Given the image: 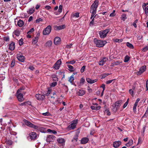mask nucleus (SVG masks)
I'll use <instances>...</instances> for the list:
<instances>
[{"label":"nucleus","mask_w":148,"mask_h":148,"mask_svg":"<svg viewBox=\"0 0 148 148\" xmlns=\"http://www.w3.org/2000/svg\"><path fill=\"white\" fill-rule=\"evenodd\" d=\"M23 121L27 126L34 128L35 129H39L42 132H45L43 130L44 129L43 127H39L38 126L32 124L29 121L26 119H24Z\"/></svg>","instance_id":"f257e3e1"},{"label":"nucleus","mask_w":148,"mask_h":148,"mask_svg":"<svg viewBox=\"0 0 148 148\" xmlns=\"http://www.w3.org/2000/svg\"><path fill=\"white\" fill-rule=\"evenodd\" d=\"M94 42L96 46L99 47H103L107 42L106 40H99L96 38L94 39Z\"/></svg>","instance_id":"f03ea898"},{"label":"nucleus","mask_w":148,"mask_h":148,"mask_svg":"<svg viewBox=\"0 0 148 148\" xmlns=\"http://www.w3.org/2000/svg\"><path fill=\"white\" fill-rule=\"evenodd\" d=\"M23 90L22 88H21L18 90L17 92L16 93V96L18 101L20 102H22L24 100V98L23 97V95L21 93L20 90Z\"/></svg>","instance_id":"7ed1b4c3"},{"label":"nucleus","mask_w":148,"mask_h":148,"mask_svg":"<svg viewBox=\"0 0 148 148\" xmlns=\"http://www.w3.org/2000/svg\"><path fill=\"white\" fill-rule=\"evenodd\" d=\"M109 32L108 29H106L103 31H101L99 33V36L101 38H104L106 36L107 34Z\"/></svg>","instance_id":"20e7f679"},{"label":"nucleus","mask_w":148,"mask_h":148,"mask_svg":"<svg viewBox=\"0 0 148 148\" xmlns=\"http://www.w3.org/2000/svg\"><path fill=\"white\" fill-rule=\"evenodd\" d=\"M56 137L53 135H49L47 136L46 141L47 142H53L56 139Z\"/></svg>","instance_id":"39448f33"},{"label":"nucleus","mask_w":148,"mask_h":148,"mask_svg":"<svg viewBox=\"0 0 148 148\" xmlns=\"http://www.w3.org/2000/svg\"><path fill=\"white\" fill-rule=\"evenodd\" d=\"M51 31V26L50 25H48L44 29L43 31V34L44 35H48L50 34Z\"/></svg>","instance_id":"423d86ee"},{"label":"nucleus","mask_w":148,"mask_h":148,"mask_svg":"<svg viewBox=\"0 0 148 148\" xmlns=\"http://www.w3.org/2000/svg\"><path fill=\"white\" fill-rule=\"evenodd\" d=\"M77 123V120H73L71 122V124L69 125L68 127L70 129H74L76 127Z\"/></svg>","instance_id":"0eeeda50"},{"label":"nucleus","mask_w":148,"mask_h":148,"mask_svg":"<svg viewBox=\"0 0 148 148\" xmlns=\"http://www.w3.org/2000/svg\"><path fill=\"white\" fill-rule=\"evenodd\" d=\"M108 60V58L105 57L101 58L99 62V65H103L105 64Z\"/></svg>","instance_id":"6e6552de"},{"label":"nucleus","mask_w":148,"mask_h":148,"mask_svg":"<svg viewBox=\"0 0 148 148\" xmlns=\"http://www.w3.org/2000/svg\"><path fill=\"white\" fill-rule=\"evenodd\" d=\"M148 5V3H144L143 5V8L144 10L145 11V13L147 16L148 14V6L147 5Z\"/></svg>","instance_id":"1a4fd4ad"},{"label":"nucleus","mask_w":148,"mask_h":148,"mask_svg":"<svg viewBox=\"0 0 148 148\" xmlns=\"http://www.w3.org/2000/svg\"><path fill=\"white\" fill-rule=\"evenodd\" d=\"M146 69V66L144 65L140 69L139 71L136 73L137 75H140L143 73Z\"/></svg>","instance_id":"9d476101"},{"label":"nucleus","mask_w":148,"mask_h":148,"mask_svg":"<svg viewBox=\"0 0 148 148\" xmlns=\"http://www.w3.org/2000/svg\"><path fill=\"white\" fill-rule=\"evenodd\" d=\"M29 136L31 140H35L37 137V135L36 132H31L29 134Z\"/></svg>","instance_id":"9b49d317"},{"label":"nucleus","mask_w":148,"mask_h":148,"mask_svg":"<svg viewBox=\"0 0 148 148\" xmlns=\"http://www.w3.org/2000/svg\"><path fill=\"white\" fill-rule=\"evenodd\" d=\"M37 99L39 100H42L44 99L45 96L41 94H36L35 95Z\"/></svg>","instance_id":"f8f14e48"},{"label":"nucleus","mask_w":148,"mask_h":148,"mask_svg":"<svg viewBox=\"0 0 148 148\" xmlns=\"http://www.w3.org/2000/svg\"><path fill=\"white\" fill-rule=\"evenodd\" d=\"M121 141H115L113 143V146L115 148H118L121 145Z\"/></svg>","instance_id":"ddd939ff"},{"label":"nucleus","mask_w":148,"mask_h":148,"mask_svg":"<svg viewBox=\"0 0 148 148\" xmlns=\"http://www.w3.org/2000/svg\"><path fill=\"white\" fill-rule=\"evenodd\" d=\"M61 41V39L59 37H56L54 38V42L55 45H57L60 44Z\"/></svg>","instance_id":"4468645a"},{"label":"nucleus","mask_w":148,"mask_h":148,"mask_svg":"<svg viewBox=\"0 0 148 148\" xmlns=\"http://www.w3.org/2000/svg\"><path fill=\"white\" fill-rule=\"evenodd\" d=\"M89 139L87 137L82 138L81 140V143L82 144H85L86 143L89 141Z\"/></svg>","instance_id":"2eb2a0df"},{"label":"nucleus","mask_w":148,"mask_h":148,"mask_svg":"<svg viewBox=\"0 0 148 148\" xmlns=\"http://www.w3.org/2000/svg\"><path fill=\"white\" fill-rule=\"evenodd\" d=\"M85 93V90L82 89H81L79 90L78 92H77V94L78 96H82L84 95Z\"/></svg>","instance_id":"dca6fc26"},{"label":"nucleus","mask_w":148,"mask_h":148,"mask_svg":"<svg viewBox=\"0 0 148 148\" xmlns=\"http://www.w3.org/2000/svg\"><path fill=\"white\" fill-rule=\"evenodd\" d=\"M122 101L121 100H120L116 102L114 104L115 107H116L118 109L121 106Z\"/></svg>","instance_id":"f3484780"},{"label":"nucleus","mask_w":148,"mask_h":148,"mask_svg":"<svg viewBox=\"0 0 148 148\" xmlns=\"http://www.w3.org/2000/svg\"><path fill=\"white\" fill-rule=\"evenodd\" d=\"M91 10L90 11V13L93 14H95L96 13L97 8L93 7L92 5H91L90 7Z\"/></svg>","instance_id":"a211bd4d"},{"label":"nucleus","mask_w":148,"mask_h":148,"mask_svg":"<svg viewBox=\"0 0 148 148\" xmlns=\"http://www.w3.org/2000/svg\"><path fill=\"white\" fill-rule=\"evenodd\" d=\"M15 43L14 42H12L9 45V49L11 51H13L15 48Z\"/></svg>","instance_id":"6ab92c4d"},{"label":"nucleus","mask_w":148,"mask_h":148,"mask_svg":"<svg viewBox=\"0 0 148 148\" xmlns=\"http://www.w3.org/2000/svg\"><path fill=\"white\" fill-rule=\"evenodd\" d=\"M86 80L87 82L90 84H93L97 81V79L92 80L89 78H87Z\"/></svg>","instance_id":"aec40b11"},{"label":"nucleus","mask_w":148,"mask_h":148,"mask_svg":"<svg viewBox=\"0 0 148 148\" xmlns=\"http://www.w3.org/2000/svg\"><path fill=\"white\" fill-rule=\"evenodd\" d=\"M35 11V8L34 7L33 8H30L28 11H27V13L29 14H31L33 13Z\"/></svg>","instance_id":"412c9836"},{"label":"nucleus","mask_w":148,"mask_h":148,"mask_svg":"<svg viewBox=\"0 0 148 148\" xmlns=\"http://www.w3.org/2000/svg\"><path fill=\"white\" fill-rule=\"evenodd\" d=\"M17 58L19 61L23 62L24 61V57L23 56H17Z\"/></svg>","instance_id":"4be33fe9"},{"label":"nucleus","mask_w":148,"mask_h":148,"mask_svg":"<svg viewBox=\"0 0 148 148\" xmlns=\"http://www.w3.org/2000/svg\"><path fill=\"white\" fill-rule=\"evenodd\" d=\"M17 24L19 27H21L24 25V22L23 21L20 19L18 21Z\"/></svg>","instance_id":"5701e85b"},{"label":"nucleus","mask_w":148,"mask_h":148,"mask_svg":"<svg viewBox=\"0 0 148 148\" xmlns=\"http://www.w3.org/2000/svg\"><path fill=\"white\" fill-rule=\"evenodd\" d=\"M52 42L49 40L47 41L45 43V46L46 47H51L52 44Z\"/></svg>","instance_id":"b1692460"},{"label":"nucleus","mask_w":148,"mask_h":148,"mask_svg":"<svg viewBox=\"0 0 148 148\" xmlns=\"http://www.w3.org/2000/svg\"><path fill=\"white\" fill-rule=\"evenodd\" d=\"M68 68V70L71 72H73L75 70V69L74 68V67L72 66L71 65H67Z\"/></svg>","instance_id":"393cba45"},{"label":"nucleus","mask_w":148,"mask_h":148,"mask_svg":"<svg viewBox=\"0 0 148 148\" xmlns=\"http://www.w3.org/2000/svg\"><path fill=\"white\" fill-rule=\"evenodd\" d=\"M98 5V1L97 0H95L94 2V3L92 4L91 5H92L93 7L97 8Z\"/></svg>","instance_id":"a878e982"},{"label":"nucleus","mask_w":148,"mask_h":148,"mask_svg":"<svg viewBox=\"0 0 148 148\" xmlns=\"http://www.w3.org/2000/svg\"><path fill=\"white\" fill-rule=\"evenodd\" d=\"M58 142L60 143L63 144L64 143L65 140L64 139L62 138H59L57 139Z\"/></svg>","instance_id":"bb28decb"},{"label":"nucleus","mask_w":148,"mask_h":148,"mask_svg":"<svg viewBox=\"0 0 148 148\" xmlns=\"http://www.w3.org/2000/svg\"><path fill=\"white\" fill-rule=\"evenodd\" d=\"M90 108L92 110H98L100 109L101 108V107L100 106H91Z\"/></svg>","instance_id":"cd10ccee"},{"label":"nucleus","mask_w":148,"mask_h":148,"mask_svg":"<svg viewBox=\"0 0 148 148\" xmlns=\"http://www.w3.org/2000/svg\"><path fill=\"white\" fill-rule=\"evenodd\" d=\"M74 75H72L69 77V82H70V83L72 84H73V82L74 81Z\"/></svg>","instance_id":"c85d7f7f"},{"label":"nucleus","mask_w":148,"mask_h":148,"mask_svg":"<svg viewBox=\"0 0 148 148\" xmlns=\"http://www.w3.org/2000/svg\"><path fill=\"white\" fill-rule=\"evenodd\" d=\"M133 143V141L132 139L129 140L128 143L126 144L125 145L127 147H129Z\"/></svg>","instance_id":"c756f323"},{"label":"nucleus","mask_w":148,"mask_h":148,"mask_svg":"<svg viewBox=\"0 0 148 148\" xmlns=\"http://www.w3.org/2000/svg\"><path fill=\"white\" fill-rule=\"evenodd\" d=\"M65 25H62L59 26L58 27L56 26V27H56L57 29H56L59 30H60V29H63L65 28Z\"/></svg>","instance_id":"7c9ffc66"},{"label":"nucleus","mask_w":148,"mask_h":148,"mask_svg":"<svg viewBox=\"0 0 148 148\" xmlns=\"http://www.w3.org/2000/svg\"><path fill=\"white\" fill-rule=\"evenodd\" d=\"M127 18L126 14H122L121 16V20L123 21H124Z\"/></svg>","instance_id":"2f4dec72"},{"label":"nucleus","mask_w":148,"mask_h":148,"mask_svg":"<svg viewBox=\"0 0 148 148\" xmlns=\"http://www.w3.org/2000/svg\"><path fill=\"white\" fill-rule=\"evenodd\" d=\"M127 46L130 49H133L134 48V46L132 45L129 42H127L126 43Z\"/></svg>","instance_id":"473e14b6"},{"label":"nucleus","mask_w":148,"mask_h":148,"mask_svg":"<svg viewBox=\"0 0 148 148\" xmlns=\"http://www.w3.org/2000/svg\"><path fill=\"white\" fill-rule=\"evenodd\" d=\"M130 59V57L129 56L127 55L125 57L124 62H127L129 61Z\"/></svg>","instance_id":"72a5a7b5"},{"label":"nucleus","mask_w":148,"mask_h":148,"mask_svg":"<svg viewBox=\"0 0 148 148\" xmlns=\"http://www.w3.org/2000/svg\"><path fill=\"white\" fill-rule=\"evenodd\" d=\"M118 109V108L116 107H115L114 105L112 106V109L114 112H115Z\"/></svg>","instance_id":"f704fd0d"},{"label":"nucleus","mask_w":148,"mask_h":148,"mask_svg":"<svg viewBox=\"0 0 148 148\" xmlns=\"http://www.w3.org/2000/svg\"><path fill=\"white\" fill-rule=\"evenodd\" d=\"M14 34L16 36H18L20 34V32L18 30H16L14 31Z\"/></svg>","instance_id":"c9c22d12"},{"label":"nucleus","mask_w":148,"mask_h":148,"mask_svg":"<svg viewBox=\"0 0 148 148\" xmlns=\"http://www.w3.org/2000/svg\"><path fill=\"white\" fill-rule=\"evenodd\" d=\"M5 143H6V144H7L9 145H11L12 143V142L10 140H7L6 141Z\"/></svg>","instance_id":"e433bc0d"},{"label":"nucleus","mask_w":148,"mask_h":148,"mask_svg":"<svg viewBox=\"0 0 148 148\" xmlns=\"http://www.w3.org/2000/svg\"><path fill=\"white\" fill-rule=\"evenodd\" d=\"M75 62V61L74 60H71L70 61L67 62H66V64H73Z\"/></svg>","instance_id":"4c0bfd02"},{"label":"nucleus","mask_w":148,"mask_h":148,"mask_svg":"<svg viewBox=\"0 0 148 148\" xmlns=\"http://www.w3.org/2000/svg\"><path fill=\"white\" fill-rule=\"evenodd\" d=\"M38 40H37V38L35 37L33 39L32 41V43L34 44H36L38 42Z\"/></svg>","instance_id":"58836bf2"},{"label":"nucleus","mask_w":148,"mask_h":148,"mask_svg":"<svg viewBox=\"0 0 148 148\" xmlns=\"http://www.w3.org/2000/svg\"><path fill=\"white\" fill-rule=\"evenodd\" d=\"M62 62L61 59L58 60L54 65H61Z\"/></svg>","instance_id":"ea45409f"},{"label":"nucleus","mask_w":148,"mask_h":148,"mask_svg":"<svg viewBox=\"0 0 148 148\" xmlns=\"http://www.w3.org/2000/svg\"><path fill=\"white\" fill-rule=\"evenodd\" d=\"M115 10H113L112 12L110 14L109 16L110 17H114L116 15V14H115Z\"/></svg>","instance_id":"a19ab883"},{"label":"nucleus","mask_w":148,"mask_h":148,"mask_svg":"<svg viewBox=\"0 0 148 148\" xmlns=\"http://www.w3.org/2000/svg\"><path fill=\"white\" fill-rule=\"evenodd\" d=\"M62 5H60L59 6V8L58 10V12H59V14L60 13H61L62 12Z\"/></svg>","instance_id":"79ce46f5"},{"label":"nucleus","mask_w":148,"mask_h":148,"mask_svg":"<svg viewBox=\"0 0 148 148\" xmlns=\"http://www.w3.org/2000/svg\"><path fill=\"white\" fill-rule=\"evenodd\" d=\"M148 50V47H147V46L145 47H144V48H142V51L143 52L147 51Z\"/></svg>","instance_id":"37998d69"},{"label":"nucleus","mask_w":148,"mask_h":148,"mask_svg":"<svg viewBox=\"0 0 148 148\" xmlns=\"http://www.w3.org/2000/svg\"><path fill=\"white\" fill-rule=\"evenodd\" d=\"M73 17H76L78 18L79 17V13L76 12L73 14Z\"/></svg>","instance_id":"c03bdc74"},{"label":"nucleus","mask_w":148,"mask_h":148,"mask_svg":"<svg viewBox=\"0 0 148 148\" xmlns=\"http://www.w3.org/2000/svg\"><path fill=\"white\" fill-rule=\"evenodd\" d=\"M34 28H31L30 30H29L27 32V34H30L32 32H34Z\"/></svg>","instance_id":"a18cd8bd"},{"label":"nucleus","mask_w":148,"mask_h":148,"mask_svg":"<svg viewBox=\"0 0 148 148\" xmlns=\"http://www.w3.org/2000/svg\"><path fill=\"white\" fill-rule=\"evenodd\" d=\"M86 66L84 65L81 68L80 70V72L81 73H83L85 69Z\"/></svg>","instance_id":"49530a36"},{"label":"nucleus","mask_w":148,"mask_h":148,"mask_svg":"<svg viewBox=\"0 0 148 148\" xmlns=\"http://www.w3.org/2000/svg\"><path fill=\"white\" fill-rule=\"evenodd\" d=\"M85 81V79L83 78H82L80 81V83L81 84H83Z\"/></svg>","instance_id":"de8ad7c7"},{"label":"nucleus","mask_w":148,"mask_h":148,"mask_svg":"<svg viewBox=\"0 0 148 148\" xmlns=\"http://www.w3.org/2000/svg\"><path fill=\"white\" fill-rule=\"evenodd\" d=\"M3 39L5 41H9V38L8 37H4Z\"/></svg>","instance_id":"09e8293b"},{"label":"nucleus","mask_w":148,"mask_h":148,"mask_svg":"<svg viewBox=\"0 0 148 148\" xmlns=\"http://www.w3.org/2000/svg\"><path fill=\"white\" fill-rule=\"evenodd\" d=\"M19 43L20 45H21L23 44V39L22 38L20 39L19 41Z\"/></svg>","instance_id":"8fccbe9b"},{"label":"nucleus","mask_w":148,"mask_h":148,"mask_svg":"<svg viewBox=\"0 0 148 148\" xmlns=\"http://www.w3.org/2000/svg\"><path fill=\"white\" fill-rule=\"evenodd\" d=\"M53 68L57 70L59 69L60 68V66L59 65H54Z\"/></svg>","instance_id":"3c124183"},{"label":"nucleus","mask_w":148,"mask_h":148,"mask_svg":"<svg viewBox=\"0 0 148 148\" xmlns=\"http://www.w3.org/2000/svg\"><path fill=\"white\" fill-rule=\"evenodd\" d=\"M137 104H136V103H135L134 104V107H133V110L134 111V112H135V111H136V106L137 105Z\"/></svg>","instance_id":"603ef678"},{"label":"nucleus","mask_w":148,"mask_h":148,"mask_svg":"<svg viewBox=\"0 0 148 148\" xmlns=\"http://www.w3.org/2000/svg\"><path fill=\"white\" fill-rule=\"evenodd\" d=\"M123 41L122 39H116L115 40V41L116 42H121Z\"/></svg>","instance_id":"864d4df0"},{"label":"nucleus","mask_w":148,"mask_h":148,"mask_svg":"<svg viewBox=\"0 0 148 148\" xmlns=\"http://www.w3.org/2000/svg\"><path fill=\"white\" fill-rule=\"evenodd\" d=\"M57 83L56 82H54L51 83V86L52 87H53L56 85Z\"/></svg>","instance_id":"5fc2aeb1"},{"label":"nucleus","mask_w":148,"mask_h":148,"mask_svg":"<svg viewBox=\"0 0 148 148\" xmlns=\"http://www.w3.org/2000/svg\"><path fill=\"white\" fill-rule=\"evenodd\" d=\"M42 114L44 116H49L50 114L49 112H47L45 113H42Z\"/></svg>","instance_id":"6e6d98bb"},{"label":"nucleus","mask_w":148,"mask_h":148,"mask_svg":"<svg viewBox=\"0 0 148 148\" xmlns=\"http://www.w3.org/2000/svg\"><path fill=\"white\" fill-rule=\"evenodd\" d=\"M129 93L132 96L134 95V92L133 90L132 89H130L129 90Z\"/></svg>","instance_id":"4d7b16f0"},{"label":"nucleus","mask_w":148,"mask_h":148,"mask_svg":"<svg viewBox=\"0 0 148 148\" xmlns=\"http://www.w3.org/2000/svg\"><path fill=\"white\" fill-rule=\"evenodd\" d=\"M42 19L41 18H40L36 19V23H39L40 22L42 21Z\"/></svg>","instance_id":"13d9d810"},{"label":"nucleus","mask_w":148,"mask_h":148,"mask_svg":"<svg viewBox=\"0 0 148 148\" xmlns=\"http://www.w3.org/2000/svg\"><path fill=\"white\" fill-rule=\"evenodd\" d=\"M113 80H114V79H112V80H108L106 82V84H110L112 82V81Z\"/></svg>","instance_id":"bf43d9fd"},{"label":"nucleus","mask_w":148,"mask_h":148,"mask_svg":"<svg viewBox=\"0 0 148 148\" xmlns=\"http://www.w3.org/2000/svg\"><path fill=\"white\" fill-rule=\"evenodd\" d=\"M45 8L48 10H49L51 8V7L49 5H47L45 7Z\"/></svg>","instance_id":"052dcab7"},{"label":"nucleus","mask_w":148,"mask_h":148,"mask_svg":"<svg viewBox=\"0 0 148 148\" xmlns=\"http://www.w3.org/2000/svg\"><path fill=\"white\" fill-rule=\"evenodd\" d=\"M94 18H93L92 21L90 22V25H94Z\"/></svg>","instance_id":"680f3d73"},{"label":"nucleus","mask_w":148,"mask_h":148,"mask_svg":"<svg viewBox=\"0 0 148 148\" xmlns=\"http://www.w3.org/2000/svg\"><path fill=\"white\" fill-rule=\"evenodd\" d=\"M53 80L54 81H58V78L57 77H53Z\"/></svg>","instance_id":"e2e57ef3"},{"label":"nucleus","mask_w":148,"mask_h":148,"mask_svg":"<svg viewBox=\"0 0 148 148\" xmlns=\"http://www.w3.org/2000/svg\"><path fill=\"white\" fill-rule=\"evenodd\" d=\"M128 104V102L127 101L124 104L123 107V108H125L127 106Z\"/></svg>","instance_id":"0e129e2a"},{"label":"nucleus","mask_w":148,"mask_h":148,"mask_svg":"<svg viewBox=\"0 0 148 148\" xmlns=\"http://www.w3.org/2000/svg\"><path fill=\"white\" fill-rule=\"evenodd\" d=\"M106 112L107 115H110V112L108 110H106Z\"/></svg>","instance_id":"69168bd1"},{"label":"nucleus","mask_w":148,"mask_h":148,"mask_svg":"<svg viewBox=\"0 0 148 148\" xmlns=\"http://www.w3.org/2000/svg\"><path fill=\"white\" fill-rule=\"evenodd\" d=\"M32 19H33V17L32 16H30L29 19H28V21L29 22H30L32 20Z\"/></svg>","instance_id":"338daca9"},{"label":"nucleus","mask_w":148,"mask_h":148,"mask_svg":"<svg viewBox=\"0 0 148 148\" xmlns=\"http://www.w3.org/2000/svg\"><path fill=\"white\" fill-rule=\"evenodd\" d=\"M29 68L31 70H33L34 69V68L32 66H29Z\"/></svg>","instance_id":"774afa93"}]
</instances>
